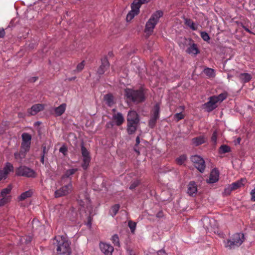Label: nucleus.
Masks as SVG:
<instances>
[{"label":"nucleus","mask_w":255,"mask_h":255,"mask_svg":"<svg viewBox=\"0 0 255 255\" xmlns=\"http://www.w3.org/2000/svg\"><path fill=\"white\" fill-rule=\"evenodd\" d=\"M230 151V147L226 145H223L220 148V152L221 153H225Z\"/></svg>","instance_id":"obj_40"},{"label":"nucleus","mask_w":255,"mask_h":255,"mask_svg":"<svg viewBox=\"0 0 255 255\" xmlns=\"http://www.w3.org/2000/svg\"><path fill=\"white\" fill-rule=\"evenodd\" d=\"M100 247L101 251L105 255H112L114 248L111 245L105 243H101L100 244Z\"/></svg>","instance_id":"obj_15"},{"label":"nucleus","mask_w":255,"mask_h":255,"mask_svg":"<svg viewBox=\"0 0 255 255\" xmlns=\"http://www.w3.org/2000/svg\"><path fill=\"white\" fill-rule=\"evenodd\" d=\"M113 121L118 126H120L123 124L125 119L121 113L114 114L113 116Z\"/></svg>","instance_id":"obj_18"},{"label":"nucleus","mask_w":255,"mask_h":255,"mask_svg":"<svg viewBox=\"0 0 255 255\" xmlns=\"http://www.w3.org/2000/svg\"><path fill=\"white\" fill-rule=\"evenodd\" d=\"M32 240V237L31 236H25L23 237L21 239V241L25 244L30 243Z\"/></svg>","instance_id":"obj_42"},{"label":"nucleus","mask_w":255,"mask_h":255,"mask_svg":"<svg viewBox=\"0 0 255 255\" xmlns=\"http://www.w3.org/2000/svg\"><path fill=\"white\" fill-rule=\"evenodd\" d=\"M110 64L107 59V58L105 57L101 59V65L98 69L97 71V73L101 75H103L106 71L109 68Z\"/></svg>","instance_id":"obj_12"},{"label":"nucleus","mask_w":255,"mask_h":255,"mask_svg":"<svg viewBox=\"0 0 255 255\" xmlns=\"http://www.w3.org/2000/svg\"><path fill=\"white\" fill-rule=\"evenodd\" d=\"M243 28L245 29V30L246 31H247V32H249V33H251V31L250 30V29H249V28H248L247 27H246V26H243Z\"/></svg>","instance_id":"obj_62"},{"label":"nucleus","mask_w":255,"mask_h":255,"mask_svg":"<svg viewBox=\"0 0 255 255\" xmlns=\"http://www.w3.org/2000/svg\"><path fill=\"white\" fill-rule=\"evenodd\" d=\"M27 152L25 151L20 149L19 152H17L14 153V158L19 162H21L22 160L25 158Z\"/></svg>","instance_id":"obj_25"},{"label":"nucleus","mask_w":255,"mask_h":255,"mask_svg":"<svg viewBox=\"0 0 255 255\" xmlns=\"http://www.w3.org/2000/svg\"><path fill=\"white\" fill-rule=\"evenodd\" d=\"M38 79V77H31L29 79V81L30 82H34L35 81H36Z\"/></svg>","instance_id":"obj_55"},{"label":"nucleus","mask_w":255,"mask_h":255,"mask_svg":"<svg viewBox=\"0 0 255 255\" xmlns=\"http://www.w3.org/2000/svg\"><path fill=\"white\" fill-rule=\"evenodd\" d=\"M66 105L65 104H62L58 107L54 109L55 114L56 116H60L65 112L66 110Z\"/></svg>","instance_id":"obj_22"},{"label":"nucleus","mask_w":255,"mask_h":255,"mask_svg":"<svg viewBox=\"0 0 255 255\" xmlns=\"http://www.w3.org/2000/svg\"><path fill=\"white\" fill-rule=\"evenodd\" d=\"M128 225L130 229L131 232L134 233L136 228V223L129 221L128 223Z\"/></svg>","instance_id":"obj_41"},{"label":"nucleus","mask_w":255,"mask_h":255,"mask_svg":"<svg viewBox=\"0 0 255 255\" xmlns=\"http://www.w3.org/2000/svg\"><path fill=\"white\" fill-rule=\"evenodd\" d=\"M104 101L107 105L111 106L114 104L113 97L110 94H107L104 96Z\"/></svg>","instance_id":"obj_30"},{"label":"nucleus","mask_w":255,"mask_h":255,"mask_svg":"<svg viewBox=\"0 0 255 255\" xmlns=\"http://www.w3.org/2000/svg\"><path fill=\"white\" fill-rule=\"evenodd\" d=\"M184 115L181 113H177L174 115V118L176 119L177 121H179L184 118Z\"/></svg>","instance_id":"obj_46"},{"label":"nucleus","mask_w":255,"mask_h":255,"mask_svg":"<svg viewBox=\"0 0 255 255\" xmlns=\"http://www.w3.org/2000/svg\"><path fill=\"white\" fill-rule=\"evenodd\" d=\"M135 146H137L139 143H140V139H139V136H137L136 138V139H135Z\"/></svg>","instance_id":"obj_57"},{"label":"nucleus","mask_w":255,"mask_h":255,"mask_svg":"<svg viewBox=\"0 0 255 255\" xmlns=\"http://www.w3.org/2000/svg\"><path fill=\"white\" fill-rule=\"evenodd\" d=\"M91 222H92V218L90 216H89L88 218V222H87V225L89 227L91 225Z\"/></svg>","instance_id":"obj_58"},{"label":"nucleus","mask_w":255,"mask_h":255,"mask_svg":"<svg viewBox=\"0 0 255 255\" xmlns=\"http://www.w3.org/2000/svg\"><path fill=\"white\" fill-rule=\"evenodd\" d=\"M15 173L18 176L27 177H34L35 176V172L33 170L25 166H20L16 169Z\"/></svg>","instance_id":"obj_6"},{"label":"nucleus","mask_w":255,"mask_h":255,"mask_svg":"<svg viewBox=\"0 0 255 255\" xmlns=\"http://www.w3.org/2000/svg\"><path fill=\"white\" fill-rule=\"evenodd\" d=\"M31 195L32 192L31 191H27L22 193L19 198L20 200H24L27 198L30 197Z\"/></svg>","instance_id":"obj_35"},{"label":"nucleus","mask_w":255,"mask_h":255,"mask_svg":"<svg viewBox=\"0 0 255 255\" xmlns=\"http://www.w3.org/2000/svg\"><path fill=\"white\" fill-rule=\"evenodd\" d=\"M239 78L240 80L244 83L248 82L252 79V76L249 73H241L239 75Z\"/></svg>","instance_id":"obj_26"},{"label":"nucleus","mask_w":255,"mask_h":255,"mask_svg":"<svg viewBox=\"0 0 255 255\" xmlns=\"http://www.w3.org/2000/svg\"><path fill=\"white\" fill-rule=\"evenodd\" d=\"M48 152V149L46 148L45 146H42V154L45 155V154H47Z\"/></svg>","instance_id":"obj_54"},{"label":"nucleus","mask_w":255,"mask_h":255,"mask_svg":"<svg viewBox=\"0 0 255 255\" xmlns=\"http://www.w3.org/2000/svg\"><path fill=\"white\" fill-rule=\"evenodd\" d=\"M251 194L252 196V200L255 201V188L252 190Z\"/></svg>","instance_id":"obj_52"},{"label":"nucleus","mask_w":255,"mask_h":255,"mask_svg":"<svg viewBox=\"0 0 255 255\" xmlns=\"http://www.w3.org/2000/svg\"><path fill=\"white\" fill-rule=\"evenodd\" d=\"M13 170V165L10 163H6L3 169L0 170V181L5 179L7 178V175L10 172L12 171Z\"/></svg>","instance_id":"obj_10"},{"label":"nucleus","mask_w":255,"mask_h":255,"mask_svg":"<svg viewBox=\"0 0 255 255\" xmlns=\"http://www.w3.org/2000/svg\"><path fill=\"white\" fill-rule=\"evenodd\" d=\"M120 209V205L119 204H116L113 206L110 211L111 214L112 216H115L118 213Z\"/></svg>","instance_id":"obj_36"},{"label":"nucleus","mask_w":255,"mask_h":255,"mask_svg":"<svg viewBox=\"0 0 255 255\" xmlns=\"http://www.w3.org/2000/svg\"><path fill=\"white\" fill-rule=\"evenodd\" d=\"M59 151L65 155L67 151V149L65 146H63L60 148Z\"/></svg>","instance_id":"obj_51"},{"label":"nucleus","mask_w":255,"mask_h":255,"mask_svg":"<svg viewBox=\"0 0 255 255\" xmlns=\"http://www.w3.org/2000/svg\"><path fill=\"white\" fill-rule=\"evenodd\" d=\"M139 184V182L138 181H133L130 185L129 187V189L130 190L134 189L136 187H137Z\"/></svg>","instance_id":"obj_48"},{"label":"nucleus","mask_w":255,"mask_h":255,"mask_svg":"<svg viewBox=\"0 0 255 255\" xmlns=\"http://www.w3.org/2000/svg\"><path fill=\"white\" fill-rule=\"evenodd\" d=\"M142 4L139 1V0H134L131 5L132 9L135 10V13H138L139 8Z\"/></svg>","instance_id":"obj_28"},{"label":"nucleus","mask_w":255,"mask_h":255,"mask_svg":"<svg viewBox=\"0 0 255 255\" xmlns=\"http://www.w3.org/2000/svg\"><path fill=\"white\" fill-rule=\"evenodd\" d=\"M234 190L231 185L226 188L224 190V194L226 195H229L231 192Z\"/></svg>","instance_id":"obj_45"},{"label":"nucleus","mask_w":255,"mask_h":255,"mask_svg":"<svg viewBox=\"0 0 255 255\" xmlns=\"http://www.w3.org/2000/svg\"><path fill=\"white\" fill-rule=\"evenodd\" d=\"M246 179L242 178L237 182L233 183L231 185L232 189L234 190L243 186L246 183Z\"/></svg>","instance_id":"obj_24"},{"label":"nucleus","mask_w":255,"mask_h":255,"mask_svg":"<svg viewBox=\"0 0 255 255\" xmlns=\"http://www.w3.org/2000/svg\"><path fill=\"white\" fill-rule=\"evenodd\" d=\"M12 187L11 185H8L6 188H4L2 190L0 195L2 197H5L6 198H8V200H10V196L9 195V194L10 193Z\"/></svg>","instance_id":"obj_23"},{"label":"nucleus","mask_w":255,"mask_h":255,"mask_svg":"<svg viewBox=\"0 0 255 255\" xmlns=\"http://www.w3.org/2000/svg\"><path fill=\"white\" fill-rule=\"evenodd\" d=\"M217 132L216 130L214 131L212 136L211 137V139L213 142H214L215 143L216 142L217 140Z\"/></svg>","instance_id":"obj_50"},{"label":"nucleus","mask_w":255,"mask_h":255,"mask_svg":"<svg viewBox=\"0 0 255 255\" xmlns=\"http://www.w3.org/2000/svg\"><path fill=\"white\" fill-rule=\"evenodd\" d=\"M159 107L156 105L154 107L153 114L148 123V126L151 128H154L155 125L157 120L159 118Z\"/></svg>","instance_id":"obj_11"},{"label":"nucleus","mask_w":255,"mask_h":255,"mask_svg":"<svg viewBox=\"0 0 255 255\" xmlns=\"http://www.w3.org/2000/svg\"><path fill=\"white\" fill-rule=\"evenodd\" d=\"M40 161L43 164H44V154H42V155L41 156Z\"/></svg>","instance_id":"obj_60"},{"label":"nucleus","mask_w":255,"mask_h":255,"mask_svg":"<svg viewBox=\"0 0 255 255\" xmlns=\"http://www.w3.org/2000/svg\"><path fill=\"white\" fill-rule=\"evenodd\" d=\"M204 73L209 77H214L215 76L214 71L213 69L210 68H205L204 70Z\"/></svg>","instance_id":"obj_34"},{"label":"nucleus","mask_w":255,"mask_h":255,"mask_svg":"<svg viewBox=\"0 0 255 255\" xmlns=\"http://www.w3.org/2000/svg\"><path fill=\"white\" fill-rule=\"evenodd\" d=\"M134 150L136 151L138 154H139V151L136 149V147H134Z\"/></svg>","instance_id":"obj_63"},{"label":"nucleus","mask_w":255,"mask_h":255,"mask_svg":"<svg viewBox=\"0 0 255 255\" xmlns=\"http://www.w3.org/2000/svg\"><path fill=\"white\" fill-rule=\"evenodd\" d=\"M9 201L10 200H8V198L2 197V198L0 199V207L4 205L5 204L9 202Z\"/></svg>","instance_id":"obj_47"},{"label":"nucleus","mask_w":255,"mask_h":255,"mask_svg":"<svg viewBox=\"0 0 255 255\" xmlns=\"http://www.w3.org/2000/svg\"><path fill=\"white\" fill-rule=\"evenodd\" d=\"M204 227L206 229H209L210 227L211 228H215L217 227L216 225V221L213 219H210L208 217H204L202 219Z\"/></svg>","instance_id":"obj_17"},{"label":"nucleus","mask_w":255,"mask_h":255,"mask_svg":"<svg viewBox=\"0 0 255 255\" xmlns=\"http://www.w3.org/2000/svg\"><path fill=\"white\" fill-rule=\"evenodd\" d=\"M52 244L58 255H69L71 253V242L64 236L55 237L53 240Z\"/></svg>","instance_id":"obj_1"},{"label":"nucleus","mask_w":255,"mask_h":255,"mask_svg":"<svg viewBox=\"0 0 255 255\" xmlns=\"http://www.w3.org/2000/svg\"><path fill=\"white\" fill-rule=\"evenodd\" d=\"M150 0H139V1L142 3V4H143L144 3H146V2H147L149 1Z\"/></svg>","instance_id":"obj_61"},{"label":"nucleus","mask_w":255,"mask_h":255,"mask_svg":"<svg viewBox=\"0 0 255 255\" xmlns=\"http://www.w3.org/2000/svg\"><path fill=\"white\" fill-rule=\"evenodd\" d=\"M22 142L31 144V136L28 133L24 132L21 135Z\"/></svg>","instance_id":"obj_31"},{"label":"nucleus","mask_w":255,"mask_h":255,"mask_svg":"<svg viewBox=\"0 0 255 255\" xmlns=\"http://www.w3.org/2000/svg\"><path fill=\"white\" fill-rule=\"evenodd\" d=\"M217 102L213 97L210 98V100L204 105V108L207 112H211L217 107Z\"/></svg>","instance_id":"obj_16"},{"label":"nucleus","mask_w":255,"mask_h":255,"mask_svg":"<svg viewBox=\"0 0 255 255\" xmlns=\"http://www.w3.org/2000/svg\"><path fill=\"white\" fill-rule=\"evenodd\" d=\"M81 152L83 156V162L82 167L84 169H86L89 165L90 161V157L89 156V152L87 149L84 146L81 147Z\"/></svg>","instance_id":"obj_9"},{"label":"nucleus","mask_w":255,"mask_h":255,"mask_svg":"<svg viewBox=\"0 0 255 255\" xmlns=\"http://www.w3.org/2000/svg\"><path fill=\"white\" fill-rule=\"evenodd\" d=\"M240 141H241V138H238L237 139V142H238V143H240Z\"/></svg>","instance_id":"obj_64"},{"label":"nucleus","mask_w":255,"mask_h":255,"mask_svg":"<svg viewBox=\"0 0 255 255\" xmlns=\"http://www.w3.org/2000/svg\"><path fill=\"white\" fill-rule=\"evenodd\" d=\"M158 255H166V253L164 251H159L157 253Z\"/></svg>","instance_id":"obj_59"},{"label":"nucleus","mask_w":255,"mask_h":255,"mask_svg":"<svg viewBox=\"0 0 255 255\" xmlns=\"http://www.w3.org/2000/svg\"><path fill=\"white\" fill-rule=\"evenodd\" d=\"M201 36L202 39L205 41H208L210 39V37L208 34L206 32H201Z\"/></svg>","instance_id":"obj_44"},{"label":"nucleus","mask_w":255,"mask_h":255,"mask_svg":"<svg viewBox=\"0 0 255 255\" xmlns=\"http://www.w3.org/2000/svg\"><path fill=\"white\" fill-rule=\"evenodd\" d=\"M219 172L216 169H213L210 175L209 179L207 182L209 183H214L217 182L219 179Z\"/></svg>","instance_id":"obj_20"},{"label":"nucleus","mask_w":255,"mask_h":255,"mask_svg":"<svg viewBox=\"0 0 255 255\" xmlns=\"http://www.w3.org/2000/svg\"><path fill=\"white\" fill-rule=\"evenodd\" d=\"M127 122H134L140 123L139 117L136 111H128L127 117Z\"/></svg>","instance_id":"obj_13"},{"label":"nucleus","mask_w":255,"mask_h":255,"mask_svg":"<svg viewBox=\"0 0 255 255\" xmlns=\"http://www.w3.org/2000/svg\"><path fill=\"white\" fill-rule=\"evenodd\" d=\"M125 92L127 100L130 102L138 104L145 100L146 91L143 89L136 90L126 89Z\"/></svg>","instance_id":"obj_2"},{"label":"nucleus","mask_w":255,"mask_h":255,"mask_svg":"<svg viewBox=\"0 0 255 255\" xmlns=\"http://www.w3.org/2000/svg\"><path fill=\"white\" fill-rule=\"evenodd\" d=\"M84 61L81 62L80 63H79L77 66V71L78 72H80L81 71L83 68H84Z\"/></svg>","instance_id":"obj_49"},{"label":"nucleus","mask_w":255,"mask_h":255,"mask_svg":"<svg viewBox=\"0 0 255 255\" xmlns=\"http://www.w3.org/2000/svg\"><path fill=\"white\" fill-rule=\"evenodd\" d=\"M163 15V12L161 10H158L152 14L149 19L146 23L145 32L150 35L153 32V29L159 21V19Z\"/></svg>","instance_id":"obj_3"},{"label":"nucleus","mask_w":255,"mask_h":255,"mask_svg":"<svg viewBox=\"0 0 255 255\" xmlns=\"http://www.w3.org/2000/svg\"><path fill=\"white\" fill-rule=\"evenodd\" d=\"M128 255H136L134 251L131 250H128L127 251Z\"/></svg>","instance_id":"obj_56"},{"label":"nucleus","mask_w":255,"mask_h":255,"mask_svg":"<svg viewBox=\"0 0 255 255\" xmlns=\"http://www.w3.org/2000/svg\"><path fill=\"white\" fill-rule=\"evenodd\" d=\"M186 52L188 54H192L195 55L199 53V50L196 45L193 44L186 50Z\"/></svg>","instance_id":"obj_27"},{"label":"nucleus","mask_w":255,"mask_h":255,"mask_svg":"<svg viewBox=\"0 0 255 255\" xmlns=\"http://www.w3.org/2000/svg\"><path fill=\"white\" fill-rule=\"evenodd\" d=\"M140 123L134 122H127V131L128 134H134L139 126Z\"/></svg>","instance_id":"obj_14"},{"label":"nucleus","mask_w":255,"mask_h":255,"mask_svg":"<svg viewBox=\"0 0 255 255\" xmlns=\"http://www.w3.org/2000/svg\"><path fill=\"white\" fill-rule=\"evenodd\" d=\"M44 105L42 104H35L31 107V108L28 110V113L30 115H35L39 112L43 110Z\"/></svg>","instance_id":"obj_19"},{"label":"nucleus","mask_w":255,"mask_h":255,"mask_svg":"<svg viewBox=\"0 0 255 255\" xmlns=\"http://www.w3.org/2000/svg\"><path fill=\"white\" fill-rule=\"evenodd\" d=\"M184 20L185 24L189 26L192 30H195L197 29V27L195 26V23L191 19L188 18H184Z\"/></svg>","instance_id":"obj_32"},{"label":"nucleus","mask_w":255,"mask_h":255,"mask_svg":"<svg viewBox=\"0 0 255 255\" xmlns=\"http://www.w3.org/2000/svg\"><path fill=\"white\" fill-rule=\"evenodd\" d=\"M245 240L244 235L237 233L233 235L231 239L227 240L225 247L229 249H235L240 246Z\"/></svg>","instance_id":"obj_4"},{"label":"nucleus","mask_w":255,"mask_h":255,"mask_svg":"<svg viewBox=\"0 0 255 255\" xmlns=\"http://www.w3.org/2000/svg\"><path fill=\"white\" fill-rule=\"evenodd\" d=\"M112 241L113 243L115 244V245L119 246L120 245L119 237L117 235H114L112 237Z\"/></svg>","instance_id":"obj_43"},{"label":"nucleus","mask_w":255,"mask_h":255,"mask_svg":"<svg viewBox=\"0 0 255 255\" xmlns=\"http://www.w3.org/2000/svg\"><path fill=\"white\" fill-rule=\"evenodd\" d=\"M78 169L77 168H72L66 170L63 175L61 177L60 183L63 184L66 182H68L69 180L72 181L71 176L73 175L77 172Z\"/></svg>","instance_id":"obj_8"},{"label":"nucleus","mask_w":255,"mask_h":255,"mask_svg":"<svg viewBox=\"0 0 255 255\" xmlns=\"http://www.w3.org/2000/svg\"><path fill=\"white\" fill-rule=\"evenodd\" d=\"M30 147V143L26 142H21L20 149L28 152L29 150Z\"/></svg>","instance_id":"obj_39"},{"label":"nucleus","mask_w":255,"mask_h":255,"mask_svg":"<svg viewBox=\"0 0 255 255\" xmlns=\"http://www.w3.org/2000/svg\"><path fill=\"white\" fill-rule=\"evenodd\" d=\"M61 185V187L56 190L54 192V196L55 198L66 196L70 194L73 190L72 183L70 180H69L68 182H66V183Z\"/></svg>","instance_id":"obj_5"},{"label":"nucleus","mask_w":255,"mask_h":255,"mask_svg":"<svg viewBox=\"0 0 255 255\" xmlns=\"http://www.w3.org/2000/svg\"><path fill=\"white\" fill-rule=\"evenodd\" d=\"M187 159V157L185 155H182L176 159V162L179 165H182Z\"/></svg>","instance_id":"obj_37"},{"label":"nucleus","mask_w":255,"mask_h":255,"mask_svg":"<svg viewBox=\"0 0 255 255\" xmlns=\"http://www.w3.org/2000/svg\"><path fill=\"white\" fill-rule=\"evenodd\" d=\"M197 191V187L194 182H190L188 185L187 193L190 196H194Z\"/></svg>","instance_id":"obj_21"},{"label":"nucleus","mask_w":255,"mask_h":255,"mask_svg":"<svg viewBox=\"0 0 255 255\" xmlns=\"http://www.w3.org/2000/svg\"><path fill=\"white\" fill-rule=\"evenodd\" d=\"M4 29L2 28H0V38H3L5 35Z\"/></svg>","instance_id":"obj_53"},{"label":"nucleus","mask_w":255,"mask_h":255,"mask_svg":"<svg viewBox=\"0 0 255 255\" xmlns=\"http://www.w3.org/2000/svg\"><path fill=\"white\" fill-rule=\"evenodd\" d=\"M192 142L195 145L198 146L204 143L205 142V139L203 136H200L193 138Z\"/></svg>","instance_id":"obj_29"},{"label":"nucleus","mask_w":255,"mask_h":255,"mask_svg":"<svg viewBox=\"0 0 255 255\" xmlns=\"http://www.w3.org/2000/svg\"><path fill=\"white\" fill-rule=\"evenodd\" d=\"M213 97L217 103L221 102L226 98L227 94L226 93H222L219 95L218 96H213Z\"/></svg>","instance_id":"obj_33"},{"label":"nucleus","mask_w":255,"mask_h":255,"mask_svg":"<svg viewBox=\"0 0 255 255\" xmlns=\"http://www.w3.org/2000/svg\"><path fill=\"white\" fill-rule=\"evenodd\" d=\"M191 160L194 166L201 172H203L205 168V163L203 158L199 155H193Z\"/></svg>","instance_id":"obj_7"},{"label":"nucleus","mask_w":255,"mask_h":255,"mask_svg":"<svg viewBox=\"0 0 255 255\" xmlns=\"http://www.w3.org/2000/svg\"><path fill=\"white\" fill-rule=\"evenodd\" d=\"M138 13H135V10L132 9L128 12L127 15V19L128 21L131 20Z\"/></svg>","instance_id":"obj_38"}]
</instances>
